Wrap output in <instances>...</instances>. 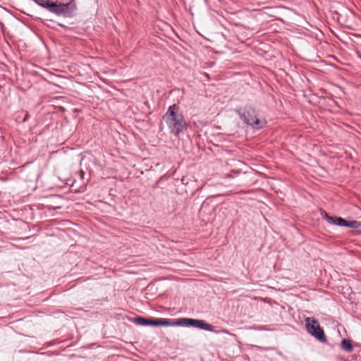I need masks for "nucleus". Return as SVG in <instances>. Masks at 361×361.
Returning a JSON list of instances; mask_svg holds the SVG:
<instances>
[{"mask_svg": "<svg viewBox=\"0 0 361 361\" xmlns=\"http://www.w3.org/2000/svg\"><path fill=\"white\" fill-rule=\"evenodd\" d=\"M227 176H231V177H233L232 175H229V174H227Z\"/></svg>", "mask_w": 361, "mask_h": 361, "instance_id": "obj_10", "label": "nucleus"}, {"mask_svg": "<svg viewBox=\"0 0 361 361\" xmlns=\"http://www.w3.org/2000/svg\"><path fill=\"white\" fill-rule=\"evenodd\" d=\"M360 225V223L357 221H346L345 219V222L343 223L342 226L357 228Z\"/></svg>", "mask_w": 361, "mask_h": 361, "instance_id": "obj_9", "label": "nucleus"}, {"mask_svg": "<svg viewBox=\"0 0 361 361\" xmlns=\"http://www.w3.org/2000/svg\"><path fill=\"white\" fill-rule=\"evenodd\" d=\"M171 133L176 136L182 133L187 128V123L182 114L178 112V107L173 104L170 106L163 116Z\"/></svg>", "mask_w": 361, "mask_h": 361, "instance_id": "obj_1", "label": "nucleus"}, {"mask_svg": "<svg viewBox=\"0 0 361 361\" xmlns=\"http://www.w3.org/2000/svg\"><path fill=\"white\" fill-rule=\"evenodd\" d=\"M305 323L307 331L310 334L320 342L324 343L326 341L324 332L316 319L311 317H307L305 319Z\"/></svg>", "mask_w": 361, "mask_h": 361, "instance_id": "obj_5", "label": "nucleus"}, {"mask_svg": "<svg viewBox=\"0 0 361 361\" xmlns=\"http://www.w3.org/2000/svg\"><path fill=\"white\" fill-rule=\"evenodd\" d=\"M173 326H193L200 329H203L208 331H213L214 326L210 324L202 319H195L190 318H180L174 320L173 322Z\"/></svg>", "mask_w": 361, "mask_h": 361, "instance_id": "obj_2", "label": "nucleus"}, {"mask_svg": "<svg viewBox=\"0 0 361 361\" xmlns=\"http://www.w3.org/2000/svg\"><path fill=\"white\" fill-rule=\"evenodd\" d=\"M39 6L47 8L56 15L66 16L68 12L69 4H59L50 1V0H34Z\"/></svg>", "mask_w": 361, "mask_h": 361, "instance_id": "obj_3", "label": "nucleus"}, {"mask_svg": "<svg viewBox=\"0 0 361 361\" xmlns=\"http://www.w3.org/2000/svg\"><path fill=\"white\" fill-rule=\"evenodd\" d=\"M325 217L328 223L331 224L342 226L343 223L345 222L344 219L341 217H332L329 216L326 213H325Z\"/></svg>", "mask_w": 361, "mask_h": 361, "instance_id": "obj_7", "label": "nucleus"}, {"mask_svg": "<svg viewBox=\"0 0 361 361\" xmlns=\"http://www.w3.org/2000/svg\"><path fill=\"white\" fill-rule=\"evenodd\" d=\"M341 348L344 350L350 353L353 350V348L350 341L348 339H343L341 342Z\"/></svg>", "mask_w": 361, "mask_h": 361, "instance_id": "obj_8", "label": "nucleus"}, {"mask_svg": "<svg viewBox=\"0 0 361 361\" xmlns=\"http://www.w3.org/2000/svg\"><path fill=\"white\" fill-rule=\"evenodd\" d=\"M240 116L245 123L255 128H262L265 126L266 121L259 119L256 116L255 109L250 106H247L245 111L240 114Z\"/></svg>", "mask_w": 361, "mask_h": 361, "instance_id": "obj_4", "label": "nucleus"}, {"mask_svg": "<svg viewBox=\"0 0 361 361\" xmlns=\"http://www.w3.org/2000/svg\"><path fill=\"white\" fill-rule=\"evenodd\" d=\"M134 323L140 326H173V323L169 319L162 318H145L142 317H137L134 319Z\"/></svg>", "mask_w": 361, "mask_h": 361, "instance_id": "obj_6", "label": "nucleus"}]
</instances>
